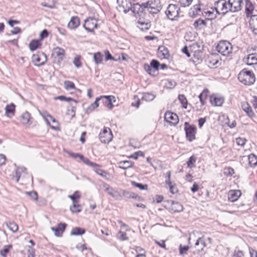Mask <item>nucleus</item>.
I'll list each match as a JSON object with an SVG mask.
<instances>
[{
	"mask_svg": "<svg viewBox=\"0 0 257 257\" xmlns=\"http://www.w3.org/2000/svg\"><path fill=\"white\" fill-rule=\"evenodd\" d=\"M170 212H180L183 210V205L178 202L172 201L171 204L168 208Z\"/></svg>",
	"mask_w": 257,
	"mask_h": 257,
	"instance_id": "ddd939ff",
	"label": "nucleus"
},
{
	"mask_svg": "<svg viewBox=\"0 0 257 257\" xmlns=\"http://www.w3.org/2000/svg\"><path fill=\"white\" fill-rule=\"evenodd\" d=\"M5 114L9 117H12L15 113V105L12 103L7 105L5 107Z\"/></svg>",
	"mask_w": 257,
	"mask_h": 257,
	"instance_id": "b1692460",
	"label": "nucleus"
},
{
	"mask_svg": "<svg viewBox=\"0 0 257 257\" xmlns=\"http://www.w3.org/2000/svg\"><path fill=\"white\" fill-rule=\"evenodd\" d=\"M78 191H75L73 195H69V197L72 200V202L78 201L76 199L79 198V195L78 194Z\"/></svg>",
	"mask_w": 257,
	"mask_h": 257,
	"instance_id": "0e129e2a",
	"label": "nucleus"
},
{
	"mask_svg": "<svg viewBox=\"0 0 257 257\" xmlns=\"http://www.w3.org/2000/svg\"><path fill=\"white\" fill-rule=\"evenodd\" d=\"M217 51L223 56L228 55L232 52V45L226 41H220L217 47Z\"/></svg>",
	"mask_w": 257,
	"mask_h": 257,
	"instance_id": "7ed1b4c3",
	"label": "nucleus"
},
{
	"mask_svg": "<svg viewBox=\"0 0 257 257\" xmlns=\"http://www.w3.org/2000/svg\"><path fill=\"white\" fill-rule=\"evenodd\" d=\"M65 88L67 90H70L75 88V85L73 82L70 81H65L64 82Z\"/></svg>",
	"mask_w": 257,
	"mask_h": 257,
	"instance_id": "864d4df0",
	"label": "nucleus"
},
{
	"mask_svg": "<svg viewBox=\"0 0 257 257\" xmlns=\"http://www.w3.org/2000/svg\"><path fill=\"white\" fill-rule=\"evenodd\" d=\"M244 62L248 65L257 64V53H252L247 55L244 59Z\"/></svg>",
	"mask_w": 257,
	"mask_h": 257,
	"instance_id": "aec40b11",
	"label": "nucleus"
},
{
	"mask_svg": "<svg viewBox=\"0 0 257 257\" xmlns=\"http://www.w3.org/2000/svg\"><path fill=\"white\" fill-rule=\"evenodd\" d=\"M73 63L76 68H80L82 66L80 61V57L78 55L76 56L73 60Z\"/></svg>",
	"mask_w": 257,
	"mask_h": 257,
	"instance_id": "09e8293b",
	"label": "nucleus"
},
{
	"mask_svg": "<svg viewBox=\"0 0 257 257\" xmlns=\"http://www.w3.org/2000/svg\"><path fill=\"white\" fill-rule=\"evenodd\" d=\"M189 249V246L188 245L186 246H182L181 244L179 245V252L181 254H185L187 253V251Z\"/></svg>",
	"mask_w": 257,
	"mask_h": 257,
	"instance_id": "6e6d98bb",
	"label": "nucleus"
},
{
	"mask_svg": "<svg viewBox=\"0 0 257 257\" xmlns=\"http://www.w3.org/2000/svg\"><path fill=\"white\" fill-rule=\"evenodd\" d=\"M83 27L88 32H92L97 27V21L93 18L88 19L85 21Z\"/></svg>",
	"mask_w": 257,
	"mask_h": 257,
	"instance_id": "9d476101",
	"label": "nucleus"
},
{
	"mask_svg": "<svg viewBox=\"0 0 257 257\" xmlns=\"http://www.w3.org/2000/svg\"><path fill=\"white\" fill-rule=\"evenodd\" d=\"M121 194L126 198L137 199L140 197L136 194L125 190H122Z\"/></svg>",
	"mask_w": 257,
	"mask_h": 257,
	"instance_id": "c756f323",
	"label": "nucleus"
},
{
	"mask_svg": "<svg viewBox=\"0 0 257 257\" xmlns=\"http://www.w3.org/2000/svg\"><path fill=\"white\" fill-rule=\"evenodd\" d=\"M112 134L108 127H104L99 134V139L103 143H109L112 139Z\"/></svg>",
	"mask_w": 257,
	"mask_h": 257,
	"instance_id": "0eeeda50",
	"label": "nucleus"
},
{
	"mask_svg": "<svg viewBox=\"0 0 257 257\" xmlns=\"http://www.w3.org/2000/svg\"><path fill=\"white\" fill-rule=\"evenodd\" d=\"M78 201H74L73 205L70 207L71 211L73 213H77L81 211V207L78 204Z\"/></svg>",
	"mask_w": 257,
	"mask_h": 257,
	"instance_id": "473e14b6",
	"label": "nucleus"
},
{
	"mask_svg": "<svg viewBox=\"0 0 257 257\" xmlns=\"http://www.w3.org/2000/svg\"><path fill=\"white\" fill-rule=\"evenodd\" d=\"M230 12H236L239 11L241 9L242 0H228Z\"/></svg>",
	"mask_w": 257,
	"mask_h": 257,
	"instance_id": "9b49d317",
	"label": "nucleus"
},
{
	"mask_svg": "<svg viewBox=\"0 0 257 257\" xmlns=\"http://www.w3.org/2000/svg\"><path fill=\"white\" fill-rule=\"evenodd\" d=\"M164 119L170 124L173 125L176 124L179 121L178 115L170 111H167L165 113Z\"/></svg>",
	"mask_w": 257,
	"mask_h": 257,
	"instance_id": "1a4fd4ad",
	"label": "nucleus"
},
{
	"mask_svg": "<svg viewBox=\"0 0 257 257\" xmlns=\"http://www.w3.org/2000/svg\"><path fill=\"white\" fill-rule=\"evenodd\" d=\"M184 129L187 139L190 142L194 140L195 138L196 127L194 125H190L188 122H185Z\"/></svg>",
	"mask_w": 257,
	"mask_h": 257,
	"instance_id": "423d86ee",
	"label": "nucleus"
},
{
	"mask_svg": "<svg viewBox=\"0 0 257 257\" xmlns=\"http://www.w3.org/2000/svg\"><path fill=\"white\" fill-rule=\"evenodd\" d=\"M101 100V96L97 97L94 102L91 103L85 110L86 113L89 114L99 106L98 101Z\"/></svg>",
	"mask_w": 257,
	"mask_h": 257,
	"instance_id": "6ab92c4d",
	"label": "nucleus"
},
{
	"mask_svg": "<svg viewBox=\"0 0 257 257\" xmlns=\"http://www.w3.org/2000/svg\"><path fill=\"white\" fill-rule=\"evenodd\" d=\"M155 98V95L149 92L144 93L142 96V99L146 101H150Z\"/></svg>",
	"mask_w": 257,
	"mask_h": 257,
	"instance_id": "e433bc0d",
	"label": "nucleus"
},
{
	"mask_svg": "<svg viewBox=\"0 0 257 257\" xmlns=\"http://www.w3.org/2000/svg\"><path fill=\"white\" fill-rule=\"evenodd\" d=\"M224 99L223 97L216 95H212L210 96V101L214 106H220L223 103Z\"/></svg>",
	"mask_w": 257,
	"mask_h": 257,
	"instance_id": "f3484780",
	"label": "nucleus"
},
{
	"mask_svg": "<svg viewBox=\"0 0 257 257\" xmlns=\"http://www.w3.org/2000/svg\"><path fill=\"white\" fill-rule=\"evenodd\" d=\"M101 99L103 100V103H104L110 109H112L113 106L112 101L115 97L113 96H101Z\"/></svg>",
	"mask_w": 257,
	"mask_h": 257,
	"instance_id": "393cba45",
	"label": "nucleus"
},
{
	"mask_svg": "<svg viewBox=\"0 0 257 257\" xmlns=\"http://www.w3.org/2000/svg\"><path fill=\"white\" fill-rule=\"evenodd\" d=\"M179 8L176 5L170 4L168 5L166 11V15L167 18L170 20H176L179 15Z\"/></svg>",
	"mask_w": 257,
	"mask_h": 257,
	"instance_id": "39448f33",
	"label": "nucleus"
},
{
	"mask_svg": "<svg viewBox=\"0 0 257 257\" xmlns=\"http://www.w3.org/2000/svg\"><path fill=\"white\" fill-rule=\"evenodd\" d=\"M12 248V245L9 244L5 245L2 249L0 251V253L3 256H6L7 254L9 252L10 249Z\"/></svg>",
	"mask_w": 257,
	"mask_h": 257,
	"instance_id": "49530a36",
	"label": "nucleus"
},
{
	"mask_svg": "<svg viewBox=\"0 0 257 257\" xmlns=\"http://www.w3.org/2000/svg\"><path fill=\"white\" fill-rule=\"evenodd\" d=\"M98 172L97 174L104 178L106 180H108L110 179V175L108 173L100 169V170H98Z\"/></svg>",
	"mask_w": 257,
	"mask_h": 257,
	"instance_id": "603ef678",
	"label": "nucleus"
},
{
	"mask_svg": "<svg viewBox=\"0 0 257 257\" xmlns=\"http://www.w3.org/2000/svg\"><path fill=\"white\" fill-rule=\"evenodd\" d=\"M85 231L84 229L80 227H75L72 229L71 234L73 235H79L83 234Z\"/></svg>",
	"mask_w": 257,
	"mask_h": 257,
	"instance_id": "4c0bfd02",
	"label": "nucleus"
},
{
	"mask_svg": "<svg viewBox=\"0 0 257 257\" xmlns=\"http://www.w3.org/2000/svg\"><path fill=\"white\" fill-rule=\"evenodd\" d=\"M118 234H120V236L118 237L119 239L121 240H128V237L126 236V234L124 232H123L121 231L118 232Z\"/></svg>",
	"mask_w": 257,
	"mask_h": 257,
	"instance_id": "69168bd1",
	"label": "nucleus"
},
{
	"mask_svg": "<svg viewBox=\"0 0 257 257\" xmlns=\"http://www.w3.org/2000/svg\"><path fill=\"white\" fill-rule=\"evenodd\" d=\"M80 160L83 161V162L86 165L89 166H96V164L95 163H93L89 160L86 158H84L83 156H80Z\"/></svg>",
	"mask_w": 257,
	"mask_h": 257,
	"instance_id": "8fccbe9b",
	"label": "nucleus"
},
{
	"mask_svg": "<svg viewBox=\"0 0 257 257\" xmlns=\"http://www.w3.org/2000/svg\"><path fill=\"white\" fill-rule=\"evenodd\" d=\"M241 193L238 190H231L228 192V199L230 202H235L241 196Z\"/></svg>",
	"mask_w": 257,
	"mask_h": 257,
	"instance_id": "4468645a",
	"label": "nucleus"
},
{
	"mask_svg": "<svg viewBox=\"0 0 257 257\" xmlns=\"http://www.w3.org/2000/svg\"><path fill=\"white\" fill-rule=\"evenodd\" d=\"M131 184L133 186L139 188L141 190L148 189V186L147 184H140L134 181L131 182Z\"/></svg>",
	"mask_w": 257,
	"mask_h": 257,
	"instance_id": "a18cd8bd",
	"label": "nucleus"
},
{
	"mask_svg": "<svg viewBox=\"0 0 257 257\" xmlns=\"http://www.w3.org/2000/svg\"><path fill=\"white\" fill-rule=\"evenodd\" d=\"M244 256L243 253L241 250L235 251L234 252L232 257H243Z\"/></svg>",
	"mask_w": 257,
	"mask_h": 257,
	"instance_id": "774afa93",
	"label": "nucleus"
},
{
	"mask_svg": "<svg viewBox=\"0 0 257 257\" xmlns=\"http://www.w3.org/2000/svg\"><path fill=\"white\" fill-rule=\"evenodd\" d=\"M193 26L196 29H201V26H206V22L203 20L198 19L194 22Z\"/></svg>",
	"mask_w": 257,
	"mask_h": 257,
	"instance_id": "c9c22d12",
	"label": "nucleus"
},
{
	"mask_svg": "<svg viewBox=\"0 0 257 257\" xmlns=\"http://www.w3.org/2000/svg\"><path fill=\"white\" fill-rule=\"evenodd\" d=\"M47 60L46 55L42 52H38L33 55L32 61L34 65L37 66L45 64Z\"/></svg>",
	"mask_w": 257,
	"mask_h": 257,
	"instance_id": "20e7f679",
	"label": "nucleus"
},
{
	"mask_svg": "<svg viewBox=\"0 0 257 257\" xmlns=\"http://www.w3.org/2000/svg\"><path fill=\"white\" fill-rule=\"evenodd\" d=\"M193 0H179V4L182 7H189L192 3Z\"/></svg>",
	"mask_w": 257,
	"mask_h": 257,
	"instance_id": "5fc2aeb1",
	"label": "nucleus"
},
{
	"mask_svg": "<svg viewBox=\"0 0 257 257\" xmlns=\"http://www.w3.org/2000/svg\"><path fill=\"white\" fill-rule=\"evenodd\" d=\"M32 119L30 113L26 111L21 115L20 120L23 124L29 126L32 123Z\"/></svg>",
	"mask_w": 257,
	"mask_h": 257,
	"instance_id": "dca6fc26",
	"label": "nucleus"
},
{
	"mask_svg": "<svg viewBox=\"0 0 257 257\" xmlns=\"http://www.w3.org/2000/svg\"><path fill=\"white\" fill-rule=\"evenodd\" d=\"M48 36V32L47 30H43L40 33V37L41 40H43Z\"/></svg>",
	"mask_w": 257,
	"mask_h": 257,
	"instance_id": "338daca9",
	"label": "nucleus"
},
{
	"mask_svg": "<svg viewBox=\"0 0 257 257\" xmlns=\"http://www.w3.org/2000/svg\"><path fill=\"white\" fill-rule=\"evenodd\" d=\"M220 57L219 55L211 54L208 57L207 60V62L209 67H215L219 66L220 64Z\"/></svg>",
	"mask_w": 257,
	"mask_h": 257,
	"instance_id": "f8f14e48",
	"label": "nucleus"
},
{
	"mask_svg": "<svg viewBox=\"0 0 257 257\" xmlns=\"http://www.w3.org/2000/svg\"><path fill=\"white\" fill-rule=\"evenodd\" d=\"M234 173V170L231 167H227L224 169V173L226 175L232 176Z\"/></svg>",
	"mask_w": 257,
	"mask_h": 257,
	"instance_id": "bf43d9fd",
	"label": "nucleus"
},
{
	"mask_svg": "<svg viewBox=\"0 0 257 257\" xmlns=\"http://www.w3.org/2000/svg\"><path fill=\"white\" fill-rule=\"evenodd\" d=\"M27 169L24 167H19L16 171V177L17 178V181L18 182L19 180L23 174H27Z\"/></svg>",
	"mask_w": 257,
	"mask_h": 257,
	"instance_id": "72a5a7b5",
	"label": "nucleus"
},
{
	"mask_svg": "<svg viewBox=\"0 0 257 257\" xmlns=\"http://www.w3.org/2000/svg\"><path fill=\"white\" fill-rule=\"evenodd\" d=\"M110 196L116 200L121 199V192L117 190H115L114 189H113V191H112Z\"/></svg>",
	"mask_w": 257,
	"mask_h": 257,
	"instance_id": "c03bdc74",
	"label": "nucleus"
},
{
	"mask_svg": "<svg viewBox=\"0 0 257 257\" xmlns=\"http://www.w3.org/2000/svg\"><path fill=\"white\" fill-rule=\"evenodd\" d=\"M53 54L58 57L59 59L62 60L65 55V51L63 49L57 47L54 48Z\"/></svg>",
	"mask_w": 257,
	"mask_h": 257,
	"instance_id": "a878e982",
	"label": "nucleus"
},
{
	"mask_svg": "<svg viewBox=\"0 0 257 257\" xmlns=\"http://www.w3.org/2000/svg\"><path fill=\"white\" fill-rule=\"evenodd\" d=\"M195 246H199L198 250L199 251H201L202 250L203 248L205 246V242L201 237H199L197 240L195 244Z\"/></svg>",
	"mask_w": 257,
	"mask_h": 257,
	"instance_id": "ea45409f",
	"label": "nucleus"
},
{
	"mask_svg": "<svg viewBox=\"0 0 257 257\" xmlns=\"http://www.w3.org/2000/svg\"><path fill=\"white\" fill-rule=\"evenodd\" d=\"M41 115H42L43 117L45 120L47 124H48L49 125H50V120L52 121L53 122H56L55 119L46 112H43L41 113Z\"/></svg>",
	"mask_w": 257,
	"mask_h": 257,
	"instance_id": "7c9ffc66",
	"label": "nucleus"
},
{
	"mask_svg": "<svg viewBox=\"0 0 257 257\" xmlns=\"http://www.w3.org/2000/svg\"><path fill=\"white\" fill-rule=\"evenodd\" d=\"M162 9V6L160 5L155 6L154 4L151 3L148 12L152 14L158 13Z\"/></svg>",
	"mask_w": 257,
	"mask_h": 257,
	"instance_id": "bb28decb",
	"label": "nucleus"
},
{
	"mask_svg": "<svg viewBox=\"0 0 257 257\" xmlns=\"http://www.w3.org/2000/svg\"><path fill=\"white\" fill-rule=\"evenodd\" d=\"M238 79L245 85H251L254 83L255 77L251 71L243 69L239 73Z\"/></svg>",
	"mask_w": 257,
	"mask_h": 257,
	"instance_id": "f257e3e1",
	"label": "nucleus"
},
{
	"mask_svg": "<svg viewBox=\"0 0 257 257\" xmlns=\"http://www.w3.org/2000/svg\"><path fill=\"white\" fill-rule=\"evenodd\" d=\"M178 99L182 105V107L184 108H187L188 101L187 100L183 94H180L178 96Z\"/></svg>",
	"mask_w": 257,
	"mask_h": 257,
	"instance_id": "37998d69",
	"label": "nucleus"
},
{
	"mask_svg": "<svg viewBox=\"0 0 257 257\" xmlns=\"http://www.w3.org/2000/svg\"><path fill=\"white\" fill-rule=\"evenodd\" d=\"M41 43L39 40H33L29 44V48L31 51H35L39 47Z\"/></svg>",
	"mask_w": 257,
	"mask_h": 257,
	"instance_id": "2f4dec72",
	"label": "nucleus"
},
{
	"mask_svg": "<svg viewBox=\"0 0 257 257\" xmlns=\"http://www.w3.org/2000/svg\"><path fill=\"white\" fill-rule=\"evenodd\" d=\"M117 2L119 11L126 14L130 11L132 5L130 0H117Z\"/></svg>",
	"mask_w": 257,
	"mask_h": 257,
	"instance_id": "6e6552de",
	"label": "nucleus"
},
{
	"mask_svg": "<svg viewBox=\"0 0 257 257\" xmlns=\"http://www.w3.org/2000/svg\"><path fill=\"white\" fill-rule=\"evenodd\" d=\"M249 25L253 34L257 35V15L251 16Z\"/></svg>",
	"mask_w": 257,
	"mask_h": 257,
	"instance_id": "5701e85b",
	"label": "nucleus"
},
{
	"mask_svg": "<svg viewBox=\"0 0 257 257\" xmlns=\"http://www.w3.org/2000/svg\"><path fill=\"white\" fill-rule=\"evenodd\" d=\"M208 93V91L207 89L204 90L199 96L200 101L202 105H204V104L205 103V100L207 97Z\"/></svg>",
	"mask_w": 257,
	"mask_h": 257,
	"instance_id": "a19ab883",
	"label": "nucleus"
},
{
	"mask_svg": "<svg viewBox=\"0 0 257 257\" xmlns=\"http://www.w3.org/2000/svg\"><path fill=\"white\" fill-rule=\"evenodd\" d=\"M118 164L119 165V168L123 170H126L127 168L132 167L133 165V162L130 161H120Z\"/></svg>",
	"mask_w": 257,
	"mask_h": 257,
	"instance_id": "cd10ccee",
	"label": "nucleus"
},
{
	"mask_svg": "<svg viewBox=\"0 0 257 257\" xmlns=\"http://www.w3.org/2000/svg\"><path fill=\"white\" fill-rule=\"evenodd\" d=\"M236 142L239 146H243L246 142V140L244 138H238L236 139Z\"/></svg>",
	"mask_w": 257,
	"mask_h": 257,
	"instance_id": "e2e57ef3",
	"label": "nucleus"
},
{
	"mask_svg": "<svg viewBox=\"0 0 257 257\" xmlns=\"http://www.w3.org/2000/svg\"><path fill=\"white\" fill-rule=\"evenodd\" d=\"M158 55L161 58L168 59L170 57V53L168 49L164 46H161L159 47Z\"/></svg>",
	"mask_w": 257,
	"mask_h": 257,
	"instance_id": "a211bd4d",
	"label": "nucleus"
},
{
	"mask_svg": "<svg viewBox=\"0 0 257 257\" xmlns=\"http://www.w3.org/2000/svg\"><path fill=\"white\" fill-rule=\"evenodd\" d=\"M130 10L134 14H139L140 12H143L141 5L139 3L135 4L133 6L132 5Z\"/></svg>",
	"mask_w": 257,
	"mask_h": 257,
	"instance_id": "f704fd0d",
	"label": "nucleus"
},
{
	"mask_svg": "<svg viewBox=\"0 0 257 257\" xmlns=\"http://www.w3.org/2000/svg\"><path fill=\"white\" fill-rule=\"evenodd\" d=\"M66 226V224L60 223L58 224L56 227H51V230L54 232L56 236H60L61 234L64 231Z\"/></svg>",
	"mask_w": 257,
	"mask_h": 257,
	"instance_id": "412c9836",
	"label": "nucleus"
},
{
	"mask_svg": "<svg viewBox=\"0 0 257 257\" xmlns=\"http://www.w3.org/2000/svg\"><path fill=\"white\" fill-rule=\"evenodd\" d=\"M103 57V55L99 52L95 53L93 54V59L96 64L101 63Z\"/></svg>",
	"mask_w": 257,
	"mask_h": 257,
	"instance_id": "58836bf2",
	"label": "nucleus"
},
{
	"mask_svg": "<svg viewBox=\"0 0 257 257\" xmlns=\"http://www.w3.org/2000/svg\"><path fill=\"white\" fill-rule=\"evenodd\" d=\"M253 10V7L249 0H246L245 2V11L248 13V14L251 13Z\"/></svg>",
	"mask_w": 257,
	"mask_h": 257,
	"instance_id": "de8ad7c7",
	"label": "nucleus"
},
{
	"mask_svg": "<svg viewBox=\"0 0 257 257\" xmlns=\"http://www.w3.org/2000/svg\"><path fill=\"white\" fill-rule=\"evenodd\" d=\"M144 153L142 152V151H138V152H135V153H134L133 155H132L131 156V158H133L134 159H137L139 157V156H142V157H144Z\"/></svg>",
	"mask_w": 257,
	"mask_h": 257,
	"instance_id": "680f3d73",
	"label": "nucleus"
},
{
	"mask_svg": "<svg viewBox=\"0 0 257 257\" xmlns=\"http://www.w3.org/2000/svg\"><path fill=\"white\" fill-rule=\"evenodd\" d=\"M247 160L250 166L254 167L257 165V157L255 155L251 154L248 155Z\"/></svg>",
	"mask_w": 257,
	"mask_h": 257,
	"instance_id": "c85d7f7f",
	"label": "nucleus"
},
{
	"mask_svg": "<svg viewBox=\"0 0 257 257\" xmlns=\"http://www.w3.org/2000/svg\"><path fill=\"white\" fill-rule=\"evenodd\" d=\"M7 226L8 228L13 232H16L18 230V226L14 222H9L7 223Z\"/></svg>",
	"mask_w": 257,
	"mask_h": 257,
	"instance_id": "79ce46f5",
	"label": "nucleus"
},
{
	"mask_svg": "<svg viewBox=\"0 0 257 257\" xmlns=\"http://www.w3.org/2000/svg\"><path fill=\"white\" fill-rule=\"evenodd\" d=\"M196 161V159L194 156H191L189 158L188 161L187 162V166L189 168H192L193 166V163Z\"/></svg>",
	"mask_w": 257,
	"mask_h": 257,
	"instance_id": "052dcab7",
	"label": "nucleus"
},
{
	"mask_svg": "<svg viewBox=\"0 0 257 257\" xmlns=\"http://www.w3.org/2000/svg\"><path fill=\"white\" fill-rule=\"evenodd\" d=\"M102 186L104 189V191L110 196L111 193L113 190V188L110 187V186L108 184L105 183H103L102 184Z\"/></svg>",
	"mask_w": 257,
	"mask_h": 257,
	"instance_id": "4d7b16f0",
	"label": "nucleus"
},
{
	"mask_svg": "<svg viewBox=\"0 0 257 257\" xmlns=\"http://www.w3.org/2000/svg\"><path fill=\"white\" fill-rule=\"evenodd\" d=\"M150 66L154 69V71H157L160 66L159 62L156 60H152L150 63Z\"/></svg>",
	"mask_w": 257,
	"mask_h": 257,
	"instance_id": "3c124183",
	"label": "nucleus"
},
{
	"mask_svg": "<svg viewBox=\"0 0 257 257\" xmlns=\"http://www.w3.org/2000/svg\"><path fill=\"white\" fill-rule=\"evenodd\" d=\"M80 25L79 19L78 17H72L68 24V27L70 29H75Z\"/></svg>",
	"mask_w": 257,
	"mask_h": 257,
	"instance_id": "4be33fe9",
	"label": "nucleus"
},
{
	"mask_svg": "<svg viewBox=\"0 0 257 257\" xmlns=\"http://www.w3.org/2000/svg\"><path fill=\"white\" fill-rule=\"evenodd\" d=\"M144 68L147 72L150 75H154L156 71H154V69L148 64H145Z\"/></svg>",
	"mask_w": 257,
	"mask_h": 257,
	"instance_id": "13d9d810",
	"label": "nucleus"
},
{
	"mask_svg": "<svg viewBox=\"0 0 257 257\" xmlns=\"http://www.w3.org/2000/svg\"><path fill=\"white\" fill-rule=\"evenodd\" d=\"M241 107L246 114L251 118L255 117V115L252 111L251 106L247 102L243 101L241 102Z\"/></svg>",
	"mask_w": 257,
	"mask_h": 257,
	"instance_id": "2eb2a0df",
	"label": "nucleus"
},
{
	"mask_svg": "<svg viewBox=\"0 0 257 257\" xmlns=\"http://www.w3.org/2000/svg\"><path fill=\"white\" fill-rule=\"evenodd\" d=\"M214 9L219 14L225 15L228 12H230V9L228 2L226 0H219L214 3Z\"/></svg>",
	"mask_w": 257,
	"mask_h": 257,
	"instance_id": "f03ea898",
	"label": "nucleus"
}]
</instances>
